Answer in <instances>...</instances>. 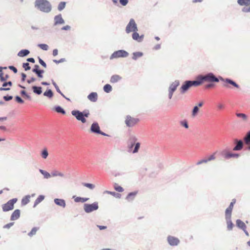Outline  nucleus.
<instances>
[{
  "mask_svg": "<svg viewBox=\"0 0 250 250\" xmlns=\"http://www.w3.org/2000/svg\"><path fill=\"white\" fill-rule=\"evenodd\" d=\"M137 25L133 19H131L125 27V32L129 34L134 31H138Z\"/></svg>",
  "mask_w": 250,
  "mask_h": 250,
  "instance_id": "7ed1b4c3",
  "label": "nucleus"
},
{
  "mask_svg": "<svg viewBox=\"0 0 250 250\" xmlns=\"http://www.w3.org/2000/svg\"><path fill=\"white\" fill-rule=\"evenodd\" d=\"M99 208L98 203L95 202L92 204H84L83 210L87 213H90L97 210Z\"/></svg>",
  "mask_w": 250,
  "mask_h": 250,
  "instance_id": "f03ea898",
  "label": "nucleus"
},
{
  "mask_svg": "<svg viewBox=\"0 0 250 250\" xmlns=\"http://www.w3.org/2000/svg\"><path fill=\"white\" fill-rule=\"evenodd\" d=\"M143 53L141 52H134L132 54V59L134 60H136L138 58L142 57L143 56Z\"/></svg>",
  "mask_w": 250,
  "mask_h": 250,
  "instance_id": "cd10ccee",
  "label": "nucleus"
},
{
  "mask_svg": "<svg viewBox=\"0 0 250 250\" xmlns=\"http://www.w3.org/2000/svg\"><path fill=\"white\" fill-rule=\"evenodd\" d=\"M39 67H40L38 65H35L34 68L32 69V71L35 73H36L38 71L40 70Z\"/></svg>",
  "mask_w": 250,
  "mask_h": 250,
  "instance_id": "69168bd1",
  "label": "nucleus"
},
{
  "mask_svg": "<svg viewBox=\"0 0 250 250\" xmlns=\"http://www.w3.org/2000/svg\"><path fill=\"white\" fill-rule=\"evenodd\" d=\"M65 21L61 14L55 16L54 18V26L64 24Z\"/></svg>",
  "mask_w": 250,
  "mask_h": 250,
  "instance_id": "1a4fd4ad",
  "label": "nucleus"
},
{
  "mask_svg": "<svg viewBox=\"0 0 250 250\" xmlns=\"http://www.w3.org/2000/svg\"><path fill=\"white\" fill-rule=\"evenodd\" d=\"M234 143L235 144V146L233 149V150L238 151L242 149L244 146V143L242 140L235 139L234 140Z\"/></svg>",
  "mask_w": 250,
  "mask_h": 250,
  "instance_id": "f8f14e48",
  "label": "nucleus"
},
{
  "mask_svg": "<svg viewBox=\"0 0 250 250\" xmlns=\"http://www.w3.org/2000/svg\"><path fill=\"white\" fill-rule=\"evenodd\" d=\"M136 194H137V192H130L128 194V195H127L126 197V199L128 201V202H131L132 201H133L134 198H135V197L136 196Z\"/></svg>",
  "mask_w": 250,
  "mask_h": 250,
  "instance_id": "4be33fe9",
  "label": "nucleus"
},
{
  "mask_svg": "<svg viewBox=\"0 0 250 250\" xmlns=\"http://www.w3.org/2000/svg\"><path fill=\"white\" fill-rule=\"evenodd\" d=\"M104 193H107V194H110L116 198H120L121 197V194L116 193L114 191H110L106 190V191H104Z\"/></svg>",
  "mask_w": 250,
  "mask_h": 250,
  "instance_id": "c85d7f7f",
  "label": "nucleus"
},
{
  "mask_svg": "<svg viewBox=\"0 0 250 250\" xmlns=\"http://www.w3.org/2000/svg\"><path fill=\"white\" fill-rule=\"evenodd\" d=\"M12 86V83L11 81H9L8 82H4L2 84V87H6L7 86Z\"/></svg>",
  "mask_w": 250,
  "mask_h": 250,
  "instance_id": "680f3d73",
  "label": "nucleus"
},
{
  "mask_svg": "<svg viewBox=\"0 0 250 250\" xmlns=\"http://www.w3.org/2000/svg\"><path fill=\"white\" fill-rule=\"evenodd\" d=\"M238 3L241 6L250 5V0H237Z\"/></svg>",
  "mask_w": 250,
  "mask_h": 250,
  "instance_id": "c756f323",
  "label": "nucleus"
},
{
  "mask_svg": "<svg viewBox=\"0 0 250 250\" xmlns=\"http://www.w3.org/2000/svg\"><path fill=\"white\" fill-rule=\"evenodd\" d=\"M128 53L124 50H119L114 52L110 57V59H117L119 58H126L128 56Z\"/></svg>",
  "mask_w": 250,
  "mask_h": 250,
  "instance_id": "20e7f679",
  "label": "nucleus"
},
{
  "mask_svg": "<svg viewBox=\"0 0 250 250\" xmlns=\"http://www.w3.org/2000/svg\"><path fill=\"white\" fill-rule=\"evenodd\" d=\"M226 220L227 224L228 229L229 230H232L233 228L234 225L231 220V218H226Z\"/></svg>",
  "mask_w": 250,
  "mask_h": 250,
  "instance_id": "393cba45",
  "label": "nucleus"
},
{
  "mask_svg": "<svg viewBox=\"0 0 250 250\" xmlns=\"http://www.w3.org/2000/svg\"><path fill=\"white\" fill-rule=\"evenodd\" d=\"M204 81L208 82H218L219 79L217 78L212 73H208L205 75H202Z\"/></svg>",
  "mask_w": 250,
  "mask_h": 250,
  "instance_id": "423d86ee",
  "label": "nucleus"
},
{
  "mask_svg": "<svg viewBox=\"0 0 250 250\" xmlns=\"http://www.w3.org/2000/svg\"><path fill=\"white\" fill-rule=\"evenodd\" d=\"M120 3L123 6H125L128 3V0H119Z\"/></svg>",
  "mask_w": 250,
  "mask_h": 250,
  "instance_id": "338daca9",
  "label": "nucleus"
},
{
  "mask_svg": "<svg viewBox=\"0 0 250 250\" xmlns=\"http://www.w3.org/2000/svg\"><path fill=\"white\" fill-rule=\"evenodd\" d=\"M136 140H137V139L136 138V137L135 136L130 137L129 141V144H128L129 148H131L133 146Z\"/></svg>",
  "mask_w": 250,
  "mask_h": 250,
  "instance_id": "72a5a7b5",
  "label": "nucleus"
},
{
  "mask_svg": "<svg viewBox=\"0 0 250 250\" xmlns=\"http://www.w3.org/2000/svg\"><path fill=\"white\" fill-rule=\"evenodd\" d=\"M52 84H53V85L54 86V87H55L57 91L59 93H61V90H60L59 89V86L57 85V84H56V83L53 81V80H52Z\"/></svg>",
  "mask_w": 250,
  "mask_h": 250,
  "instance_id": "6e6d98bb",
  "label": "nucleus"
},
{
  "mask_svg": "<svg viewBox=\"0 0 250 250\" xmlns=\"http://www.w3.org/2000/svg\"><path fill=\"white\" fill-rule=\"evenodd\" d=\"M35 7L40 11L45 13H49L52 10V6L47 0H36Z\"/></svg>",
  "mask_w": 250,
  "mask_h": 250,
  "instance_id": "f257e3e1",
  "label": "nucleus"
},
{
  "mask_svg": "<svg viewBox=\"0 0 250 250\" xmlns=\"http://www.w3.org/2000/svg\"><path fill=\"white\" fill-rule=\"evenodd\" d=\"M226 158H229L231 157H236L238 158L239 157V155L238 154H233L231 153H227L225 156Z\"/></svg>",
  "mask_w": 250,
  "mask_h": 250,
  "instance_id": "a18cd8bd",
  "label": "nucleus"
},
{
  "mask_svg": "<svg viewBox=\"0 0 250 250\" xmlns=\"http://www.w3.org/2000/svg\"><path fill=\"white\" fill-rule=\"evenodd\" d=\"M144 37V35H139L137 31L133 32L132 35V38L133 40L139 42H142L143 41Z\"/></svg>",
  "mask_w": 250,
  "mask_h": 250,
  "instance_id": "9b49d317",
  "label": "nucleus"
},
{
  "mask_svg": "<svg viewBox=\"0 0 250 250\" xmlns=\"http://www.w3.org/2000/svg\"><path fill=\"white\" fill-rule=\"evenodd\" d=\"M17 198H13L8 201L6 204L2 206V210L4 212L8 211L14 208V204L17 202Z\"/></svg>",
  "mask_w": 250,
  "mask_h": 250,
  "instance_id": "39448f33",
  "label": "nucleus"
},
{
  "mask_svg": "<svg viewBox=\"0 0 250 250\" xmlns=\"http://www.w3.org/2000/svg\"><path fill=\"white\" fill-rule=\"evenodd\" d=\"M30 195H27L24 198H23L21 200V204L22 205H26V204H27L30 201Z\"/></svg>",
  "mask_w": 250,
  "mask_h": 250,
  "instance_id": "e433bc0d",
  "label": "nucleus"
},
{
  "mask_svg": "<svg viewBox=\"0 0 250 250\" xmlns=\"http://www.w3.org/2000/svg\"><path fill=\"white\" fill-rule=\"evenodd\" d=\"M3 98L5 101H9L13 99V96H3Z\"/></svg>",
  "mask_w": 250,
  "mask_h": 250,
  "instance_id": "e2e57ef3",
  "label": "nucleus"
},
{
  "mask_svg": "<svg viewBox=\"0 0 250 250\" xmlns=\"http://www.w3.org/2000/svg\"><path fill=\"white\" fill-rule=\"evenodd\" d=\"M83 185L90 189H93L95 188V186L92 184L83 183Z\"/></svg>",
  "mask_w": 250,
  "mask_h": 250,
  "instance_id": "c03bdc74",
  "label": "nucleus"
},
{
  "mask_svg": "<svg viewBox=\"0 0 250 250\" xmlns=\"http://www.w3.org/2000/svg\"><path fill=\"white\" fill-rule=\"evenodd\" d=\"M245 144L248 146V148L250 150V130L247 133L244 138Z\"/></svg>",
  "mask_w": 250,
  "mask_h": 250,
  "instance_id": "a211bd4d",
  "label": "nucleus"
},
{
  "mask_svg": "<svg viewBox=\"0 0 250 250\" xmlns=\"http://www.w3.org/2000/svg\"><path fill=\"white\" fill-rule=\"evenodd\" d=\"M167 241L171 246H178L180 243V240L178 238L170 235L167 237Z\"/></svg>",
  "mask_w": 250,
  "mask_h": 250,
  "instance_id": "6e6552de",
  "label": "nucleus"
},
{
  "mask_svg": "<svg viewBox=\"0 0 250 250\" xmlns=\"http://www.w3.org/2000/svg\"><path fill=\"white\" fill-rule=\"evenodd\" d=\"M192 86L191 81H185L180 89L181 93H185Z\"/></svg>",
  "mask_w": 250,
  "mask_h": 250,
  "instance_id": "9d476101",
  "label": "nucleus"
},
{
  "mask_svg": "<svg viewBox=\"0 0 250 250\" xmlns=\"http://www.w3.org/2000/svg\"><path fill=\"white\" fill-rule=\"evenodd\" d=\"M39 62L44 67H46V63L40 57H39Z\"/></svg>",
  "mask_w": 250,
  "mask_h": 250,
  "instance_id": "bf43d9fd",
  "label": "nucleus"
},
{
  "mask_svg": "<svg viewBox=\"0 0 250 250\" xmlns=\"http://www.w3.org/2000/svg\"><path fill=\"white\" fill-rule=\"evenodd\" d=\"M204 81L202 75H199L197 77L196 80L191 81V83L192 86H197L202 84Z\"/></svg>",
  "mask_w": 250,
  "mask_h": 250,
  "instance_id": "ddd939ff",
  "label": "nucleus"
},
{
  "mask_svg": "<svg viewBox=\"0 0 250 250\" xmlns=\"http://www.w3.org/2000/svg\"><path fill=\"white\" fill-rule=\"evenodd\" d=\"M65 5H66L65 2H63V1L61 2L58 5V10L59 11H62L65 8Z\"/></svg>",
  "mask_w": 250,
  "mask_h": 250,
  "instance_id": "37998d69",
  "label": "nucleus"
},
{
  "mask_svg": "<svg viewBox=\"0 0 250 250\" xmlns=\"http://www.w3.org/2000/svg\"><path fill=\"white\" fill-rule=\"evenodd\" d=\"M38 46L42 49L43 50H45V51H46L48 49V46L46 44H44V43H42V44H39L38 45Z\"/></svg>",
  "mask_w": 250,
  "mask_h": 250,
  "instance_id": "de8ad7c7",
  "label": "nucleus"
},
{
  "mask_svg": "<svg viewBox=\"0 0 250 250\" xmlns=\"http://www.w3.org/2000/svg\"><path fill=\"white\" fill-rule=\"evenodd\" d=\"M221 80V81H224V82H226L231 85H232L233 86H234V87H236V88H238L239 87V85L233 81H232V80L231 79H224L223 78H222V77H219V80Z\"/></svg>",
  "mask_w": 250,
  "mask_h": 250,
  "instance_id": "f3484780",
  "label": "nucleus"
},
{
  "mask_svg": "<svg viewBox=\"0 0 250 250\" xmlns=\"http://www.w3.org/2000/svg\"><path fill=\"white\" fill-rule=\"evenodd\" d=\"M236 116L238 117L241 118L243 121L247 122L248 120L247 116L244 113H236Z\"/></svg>",
  "mask_w": 250,
  "mask_h": 250,
  "instance_id": "58836bf2",
  "label": "nucleus"
},
{
  "mask_svg": "<svg viewBox=\"0 0 250 250\" xmlns=\"http://www.w3.org/2000/svg\"><path fill=\"white\" fill-rule=\"evenodd\" d=\"M8 68L10 70H12L15 73H16L17 72V71H18L17 69L15 67H14V66H12V65L11 66H9L8 67Z\"/></svg>",
  "mask_w": 250,
  "mask_h": 250,
  "instance_id": "774afa93",
  "label": "nucleus"
},
{
  "mask_svg": "<svg viewBox=\"0 0 250 250\" xmlns=\"http://www.w3.org/2000/svg\"><path fill=\"white\" fill-rule=\"evenodd\" d=\"M90 130L92 132L98 133H100V129L97 123H94L92 124Z\"/></svg>",
  "mask_w": 250,
  "mask_h": 250,
  "instance_id": "dca6fc26",
  "label": "nucleus"
},
{
  "mask_svg": "<svg viewBox=\"0 0 250 250\" xmlns=\"http://www.w3.org/2000/svg\"><path fill=\"white\" fill-rule=\"evenodd\" d=\"M20 216V209H16L12 214L11 216L10 219L11 220H17Z\"/></svg>",
  "mask_w": 250,
  "mask_h": 250,
  "instance_id": "6ab92c4d",
  "label": "nucleus"
},
{
  "mask_svg": "<svg viewBox=\"0 0 250 250\" xmlns=\"http://www.w3.org/2000/svg\"><path fill=\"white\" fill-rule=\"evenodd\" d=\"M89 200L88 198H83L81 197H77L74 199V201L75 202H82L84 203L87 201Z\"/></svg>",
  "mask_w": 250,
  "mask_h": 250,
  "instance_id": "7c9ffc66",
  "label": "nucleus"
},
{
  "mask_svg": "<svg viewBox=\"0 0 250 250\" xmlns=\"http://www.w3.org/2000/svg\"><path fill=\"white\" fill-rule=\"evenodd\" d=\"M30 53V51L27 49H22L18 53V56L23 57L27 56Z\"/></svg>",
  "mask_w": 250,
  "mask_h": 250,
  "instance_id": "b1692460",
  "label": "nucleus"
},
{
  "mask_svg": "<svg viewBox=\"0 0 250 250\" xmlns=\"http://www.w3.org/2000/svg\"><path fill=\"white\" fill-rule=\"evenodd\" d=\"M242 11L245 13L250 12V6L249 7H244L242 8Z\"/></svg>",
  "mask_w": 250,
  "mask_h": 250,
  "instance_id": "052dcab7",
  "label": "nucleus"
},
{
  "mask_svg": "<svg viewBox=\"0 0 250 250\" xmlns=\"http://www.w3.org/2000/svg\"><path fill=\"white\" fill-rule=\"evenodd\" d=\"M50 174H51V176H53V177H56L57 176H59L60 177L64 176V174L62 173L59 172L58 171H53L52 172H51V173Z\"/></svg>",
  "mask_w": 250,
  "mask_h": 250,
  "instance_id": "ea45409f",
  "label": "nucleus"
},
{
  "mask_svg": "<svg viewBox=\"0 0 250 250\" xmlns=\"http://www.w3.org/2000/svg\"><path fill=\"white\" fill-rule=\"evenodd\" d=\"M54 109L58 113H62V114H65V110L59 105L55 106L54 107Z\"/></svg>",
  "mask_w": 250,
  "mask_h": 250,
  "instance_id": "c9c22d12",
  "label": "nucleus"
},
{
  "mask_svg": "<svg viewBox=\"0 0 250 250\" xmlns=\"http://www.w3.org/2000/svg\"><path fill=\"white\" fill-rule=\"evenodd\" d=\"M114 188L115 190H116L118 192H123L124 189V188L121 187L120 186H119L117 184L115 183L114 185Z\"/></svg>",
  "mask_w": 250,
  "mask_h": 250,
  "instance_id": "a19ab883",
  "label": "nucleus"
},
{
  "mask_svg": "<svg viewBox=\"0 0 250 250\" xmlns=\"http://www.w3.org/2000/svg\"><path fill=\"white\" fill-rule=\"evenodd\" d=\"M237 226L242 229H246V226L245 224L241 220L238 219L236 220Z\"/></svg>",
  "mask_w": 250,
  "mask_h": 250,
  "instance_id": "a878e982",
  "label": "nucleus"
},
{
  "mask_svg": "<svg viewBox=\"0 0 250 250\" xmlns=\"http://www.w3.org/2000/svg\"><path fill=\"white\" fill-rule=\"evenodd\" d=\"M44 198V196L43 195H40L35 200L34 207H35L36 205L41 203Z\"/></svg>",
  "mask_w": 250,
  "mask_h": 250,
  "instance_id": "4c0bfd02",
  "label": "nucleus"
},
{
  "mask_svg": "<svg viewBox=\"0 0 250 250\" xmlns=\"http://www.w3.org/2000/svg\"><path fill=\"white\" fill-rule=\"evenodd\" d=\"M15 100L19 103L22 104L24 103L23 100L19 96H15Z\"/></svg>",
  "mask_w": 250,
  "mask_h": 250,
  "instance_id": "5fc2aeb1",
  "label": "nucleus"
},
{
  "mask_svg": "<svg viewBox=\"0 0 250 250\" xmlns=\"http://www.w3.org/2000/svg\"><path fill=\"white\" fill-rule=\"evenodd\" d=\"M54 203L58 206H60L62 208H65L66 206V203L64 200L62 199L56 198L54 200Z\"/></svg>",
  "mask_w": 250,
  "mask_h": 250,
  "instance_id": "2eb2a0df",
  "label": "nucleus"
},
{
  "mask_svg": "<svg viewBox=\"0 0 250 250\" xmlns=\"http://www.w3.org/2000/svg\"><path fill=\"white\" fill-rule=\"evenodd\" d=\"M232 209L229 208H227L225 211V218H231Z\"/></svg>",
  "mask_w": 250,
  "mask_h": 250,
  "instance_id": "79ce46f5",
  "label": "nucleus"
},
{
  "mask_svg": "<svg viewBox=\"0 0 250 250\" xmlns=\"http://www.w3.org/2000/svg\"><path fill=\"white\" fill-rule=\"evenodd\" d=\"M140 146V144L139 143H137L135 144L134 149L133 151V153H135L138 152Z\"/></svg>",
  "mask_w": 250,
  "mask_h": 250,
  "instance_id": "603ef678",
  "label": "nucleus"
},
{
  "mask_svg": "<svg viewBox=\"0 0 250 250\" xmlns=\"http://www.w3.org/2000/svg\"><path fill=\"white\" fill-rule=\"evenodd\" d=\"M14 222L10 223L9 224H7L3 226V228L4 229H10L13 225Z\"/></svg>",
  "mask_w": 250,
  "mask_h": 250,
  "instance_id": "0e129e2a",
  "label": "nucleus"
},
{
  "mask_svg": "<svg viewBox=\"0 0 250 250\" xmlns=\"http://www.w3.org/2000/svg\"><path fill=\"white\" fill-rule=\"evenodd\" d=\"M37 231V228H33L31 230V231L28 233V235L30 237L32 236L33 235H35Z\"/></svg>",
  "mask_w": 250,
  "mask_h": 250,
  "instance_id": "3c124183",
  "label": "nucleus"
},
{
  "mask_svg": "<svg viewBox=\"0 0 250 250\" xmlns=\"http://www.w3.org/2000/svg\"><path fill=\"white\" fill-rule=\"evenodd\" d=\"M97 93L96 92H91L87 96V98L90 101L95 102L97 100Z\"/></svg>",
  "mask_w": 250,
  "mask_h": 250,
  "instance_id": "aec40b11",
  "label": "nucleus"
},
{
  "mask_svg": "<svg viewBox=\"0 0 250 250\" xmlns=\"http://www.w3.org/2000/svg\"><path fill=\"white\" fill-rule=\"evenodd\" d=\"M179 81L178 80H176L170 84L169 87H170L171 88L175 91L177 87L179 85Z\"/></svg>",
  "mask_w": 250,
  "mask_h": 250,
  "instance_id": "473e14b6",
  "label": "nucleus"
},
{
  "mask_svg": "<svg viewBox=\"0 0 250 250\" xmlns=\"http://www.w3.org/2000/svg\"><path fill=\"white\" fill-rule=\"evenodd\" d=\"M39 171L43 175L45 179H48L51 177V174L48 172L41 169H39Z\"/></svg>",
  "mask_w": 250,
  "mask_h": 250,
  "instance_id": "f704fd0d",
  "label": "nucleus"
},
{
  "mask_svg": "<svg viewBox=\"0 0 250 250\" xmlns=\"http://www.w3.org/2000/svg\"><path fill=\"white\" fill-rule=\"evenodd\" d=\"M43 96L48 98L49 99H51L53 96V92L51 89H47L44 93Z\"/></svg>",
  "mask_w": 250,
  "mask_h": 250,
  "instance_id": "bb28decb",
  "label": "nucleus"
},
{
  "mask_svg": "<svg viewBox=\"0 0 250 250\" xmlns=\"http://www.w3.org/2000/svg\"><path fill=\"white\" fill-rule=\"evenodd\" d=\"M48 155V153L47 150L46 148H44L42 152V156L43 158L46 159Z\"/></svg>",
  "mask_w": 250,
  "mask_h": 250,
  "instance_id": "09e8293b",
  "label": "nucleus"
},
{
  "mask_svg": "<svg viewBox=\"0 0 250 250\" xmlns=\"http://www.w3.org/2000/svg\"><path fill=\"white\" fill-rule=\"evenodd\" d=\"M44 72V70H40L39 71H38L36 73H35L38 77L39 78H42V73Z\"/></svg>",
  "mask_w": 250,
  "mask_h": 250,
  "instance_id": "864d4df0",
  "label": "nucleus"
},
{
  "mask_svg": "<svg viewBox=\"0 0 250 250\" xmlns=\"http://www.w3.org/2000/svg\"><path fill=\"white\" fill-rule=\"evenodd\" d=\"M174 91H175V90H174L170 87H169V88H168V92H169L168 97L170 99L172 98L173 93Z\"/></svg>",
  "mask_w": 250,
  "mask_h": 250,
  "instance_id": "4d7b16f0",
  "label": "nucleus"
},
{
  "mask_svg": "<svg viewBox=\"0 0 250 250\" xmlns=\"http://www.w3.org/2000/svg\"><path fill=\"white\" fill-rule=\"evenodd\" d=\"M199 111V108L198 107V106H195L193 109H192V116H193V117H195L197 113L198 112V111Z\"/></svg>",
  "mask_w": 250,
  "mask_h": 250,
  "instance_id": "49530a36",
  "label": "nucleus"
},
{
  "mask_svg": "<svg viewBox=\"0 0 250 250\" xmlns=\"http://www.w3.org/2000/svg\"><path fill=\"white\" fill-rule=\"evenodd\" d=\"M22 67L24 68L25 71H27L30 69L31 67L29 66L28 62H25L22 64Z\"/></svg>",
  "mask_w": 250,
  "mask_h": 250,
  "instance_id": "8fccbe9b",
  "label": "nucleus"
},
{
  "mask_svg": "<svg viewBox=\"0 0 250 250\" xmlns=\"http://www.w3.org/2000/svg\"><path fill=\"white\" fill-rule=\"evenodd\" d=\"M71 114L73 116H75L76 118L79 121L81 118L84 116L83 112H82L78 110H74L71 111Z\"/></svg>",
  "mask_w": 250,
  "mask_h": 250,
  "instance_id": "4468645a",
  "label": "nucleus"
},
{
  "mask_svg": "<svg viewBox=\"0 0 250 250\" xmlns=\"http://www.w3.org/2000/svg\"><path fill=\"white\" fill-rule=\"evenodd\" d=\"M138 121V119L132 118L130 116H127L125 123L127 126L131 127L135 125Z\"/></svg>",
  "mask_w": 250,
  "mask_h": 250,
  "instance_id": "0eeeda50",
  "label": "nucleus"
},
{
  "mask_svg": "<svg viewBox=\"0 0 250 250\" xmlns=\"http://www.w3.org/2000/svg\"><path fill=\"white\" fill-rule=\"evenodd\" d=\"M32 88L33 92L37 95H40L42 93V88L41 86H33Z\"/></svg>",
  "mask_w": 250,
  "mask_h": 250,
  "instance_id": "5701e85b",
  "label": "nucleus"
},
{
  "mask_svg": "<svg viewBox=\"0 0 250 250\" xmlns=\"http://www.w3.org/2000/svg\"><path fill=\"white\" fill-rule=\"evenodd\" d=\"M65 61H66V60H65V58H62V59H61L59 60H53V62H55L56 63H57V64L60 63H62V62H64Z\"/></svg>",
  "mask_w": 250,
  "mask_h": 250,
  "instance_id": "13d9d810",
  "label": "nucleus"
},
{
  "mask_svg": "<svg viewBox=\"0 0 250 250\" xmlns=\"http://www.w3.org/2000/svg\"><path fill=\"white\" fill-rule=\"evenodd\" d=\"M122 79V77L118 75H114L111 76L110 80L111 83H115L120 81Z\"/></svg>",
  "mask_w": 250,
  "mask_h": 250,
  "instance_id": "412c9836",
  "label": "nucleus"
},
{
  "mask_svg": "<svg viewBox=\"0 0 250 250\" xmlns=\"http://www.w3.org/2000/svg\"><path fill=\"white\" fill-rule=\"evenodd\" d=\"M103 89L105 92L108 93L112 91V87L110 84H106L104 86Z\"/></svg>",
  "mask_w": 250,
  "mask_h": 250,
  "instance_id": "2f4dec72",
  "label": "nucleus"
}]
</instances>
